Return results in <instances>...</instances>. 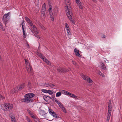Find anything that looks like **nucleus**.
Returning a JSON list of instances; mask_svg holds the SVG:
<instances>
[{
	"label": "nucleus",
	"mask_w": 122,
	"mask_h": 122,
	"mask_svg": "<svg viewBox=\"0 0 122 122\" xmlns=\"http://www.w3.org/2000/svg\"><path fill=\"white\" fill-rule=\"evenodd\" d=\"M30 115L31 116L33 119H36L35 117V116L33 115L32 113H30Z\"/></svg>",
	"instance_id": "obj_42"
},
{
	"label": "nucleus",
	"mask_w": 122,
	"mask_h": 122,
	"mask_svg": "<svg viewBox=\"0 0 122 122\" xmlns=\"http://www.w3.org/2000/svg\"><path fill=\"white\" fill-rule=\"evenodd\" d=\"M67 33L69 35H70L71 34V32L69 29L67 30Z\"/></svg>",
	"instance_id": "obj_45"
},
{
	"label": "nucleus",
	"mask_w": 122,
	"mask_h": 122,
	"mask_svg": "<svg viewBox=\"0 0 122 122\" xmlns=\"http://www.w3.org/2000/svg\"><path fill=\"white\" fill-rule=\"evenodd\" d=\"M48 97L49 98H50V99H50V97H50L49 96Z\"/></svg>",
	"instance_id": "obj_62"
},
{
	"label": "nucleus",
	"mask_w": 122,
	"mask_h": 122,
	"mask_svg": "<svg viewBox=\"0 0 122 122\" xmlns=\"http://www.w3.org/2000/svg\"><path fill=\"white\" fill-rule=\"evenodd\" d=\"M37 54L41 58H42L43 57H44L45 56L37 52Z\"/></svg>",
	"instance_id": "obj_17"
},
{
	"label": "nucleus",
	"mask_w": 122,
	"mask_h": 122,
	"mask_svg": "<svg viewBox=\"0 0 122 122\" xmlns=\"http://www.w3.org/2000/svg\"><path fill=\"white\" fill-rule=\"evenodd\" d=\"M51 97L52 98H53V99L51 97H50V99H51L53 101H54V100H55L57 99L55 97L54 95H52L51 96Z\"/></svg>",
	"instance_id": "obj_28"
},
{
	"label": "nucleus",
	"mask_w": 122,
	"mask_h": 122,
	"mask_svg": "<svg viewBox=\"0 0 122 122\" xmlns=\"http://www.w3.org/2000/svg\"><path fill=\"white\" fill-rule=\"evenodd\" d=\"M35 94L32 93H29L26 94L25 95V97H28L30 98H31L34 97L35 96Z\"/></svg>",
	"instance_id": "obj_10"
},
{
	"label": "nucleus",
	"mask_w": 122,
	"mask_h": 122,
	"mask_svg": "<svg viewBox=\"0 0 122 122\" xmlns=\"http://www.w3.org/2000/svg\"><path fill=\"white\" fill-rule=\"evenodd\" d=\"M12 122H15V121H12Z\"/></svg>",
	"instance_id": "obj_61"
},
{
	"label": "nucleus",
	"mask_w": 122,
	"mask_h": 122,
	"mask_svg": "<svg viewBox=\"0 0 122 122\" xmlns=\"http://www.w3.org/2000/svg\"><path fill=\"white\" fill-rule=\"evenodd\" d=\"M43 98L44 99V100L46 101H47V100L46 99L47 98V96H43Z\"/></svg>",
	"instance_id": "obj_43"
},
{
	"label": "nucleus",
	"mask_w": 122,
	"mask_h": 122,
	"mask_svg": "<svg viewBox=\"0 0 122 122\" xmlns=\"http://www.w3.org/2000/svg\"><path fill=\"white\" fill-rule=\"evenodd\" d=\"M93 1L95 2L96 3L97 2V0H92Z\"/></svg>",
	"instance_id": "obj_57"
},
{
	"label": "nucleus",
	"mask_w": 122,
	"mask_h": 122,
	"mask_svg": "<svg viewBox=\"0 0 122 122\" xmlns=\"http://www.w3.org/2000/svg\"><path fill=\"white\" fill-rule=\"evenodd\" d=\"M61 90V93H62L63 94H66V91L64 90Z\"/></svg>",
	"instance_id": "obj_36"
},
{
	"label": "nucleus",
	"mask_w": 122,
	"mask_h": 122,
	"mask_svg": "<svg viewBox=\"0 0 122 122\" xmlns=\"http://www.w3.org/2000/svg\"><path fill=\"white\" fill-rule=\"evenodd\" d=\"M111 105H108V110L111 109L112 108Z\"/></svg>",
	"instance_id": "obj_49"
},
{
	"label": "nucleus",
	"mask_w": 122,
	"mask_h": 122,
	"mask_svg": "<svg viewBox=\"0 0 122 122\" xmlns=\"http://www.w3.org/2000/svg\"><path fill=\"white\" fill-rule=\"evenodd\" d=\"M62 109L63 111L65 113H66V109L64 107L61 108Z\"/></svg>",
	"instance_id": "obj_39"
},
{
	"label": "nucleus",
	"mask_w": 122,
	"mask_h": 122,
	"mask_svg": "<svg viewBox=\"0 0 122 122\" xmlns=\"http://www.w3.org/2000/svg\"><path fill=\"white\" fill-rule=\"evenodd\" d=\"M47 93H49V94L52 95L53 93V92L50 90H48L47 91Z\"/></svg>",
	"instance_id": "obj_29"
},
{
	"label": "nucleus",
	"mask_w": 122,
	"mask_h": 122,
	"mask_svg": "<svg viewBox=\"0 0 122 122\" xmlns=\"http://www.w3.org/2000/svg\"><path fill=\"white\" fill-rule=\"evenodd\" d=\"M46 85H47L49 86L50 87H54L55 86V85L54 84H53L51 83H48L47 84H46Z\"/></svg>",
	"instance_id": "obj_24"
},
{
	"label": "nucleus",
	"mask_w": 122,
	"mask_h": 122,
	"mask_svg": "<svg viewBox=\"0 0 122 122\" xmlns=\"http://www.w3.org/2000/svg\"><path fill=\"white\" fill-rule=\"evenodd\" d=\"M57 71L60 73H64L68 72L69 70L67 69L64 68H61L60 67L59 68L57 69Z\"/></svg>",
	"instance_id": "obj_7"
},
{
	"label": "nucleus",
	"mask_w": 122,
	"mask_h": 122,
	"mask_svg": "<svg viewBox=\"0 0 122 122\" xmlns=\"http://www.w3.org/2000/svg\"><path fill=\"white\" fill-rule=\"evenodd\" d=\"M39 25L40 26V27L41 28V29H42L43 30H45L46 29L45 27L43 25H41V23H39Z\"/></svg>",
	"instance_id": "obj_33"
},
{
	"label": "nucleus",
	"mask_w": 122,
	"mask_h": 122,
	"mask_svg": "<svg viewBox=\"0 0 122 122\" xmlns=\"http://www.w3.org/2000/svg\"><path fill=\"white\" fill-rule=\"evenodd\" d=\"M0 27L2 29V30L4 31L5 30V28L3 27L2 23H0Z\"/></svg>",
	"instance_id": "obj_26"
},
{
	"label": "nucleus",
	"mask_w": 122,
	"mask_h": 122,
	"mask_svg": "<svg viewBox=\"0 0 122 122\" xmlns=\"http://www.w3.org/2000/svg\"><path fill=\"white\" fill-rule=\"evenodd\" d=\"M25 83H21L19 85L15 87L14 88V92L16 93L19 91L21 90L24 88L25 86Z\"/></svg>",
	"instance_id": "obj_2"
},
{
	"label": "nucleus",
	"mask_w": 122,
	"mask_h": 122,
	"mask_svg": "<svg viewBox=\"0 0 122 122\" xmlns=\"http://www.w3.org/2000/svg\"><path fill=\"white\" fill-rule=\"evenodd\" d=\"M27 112L29 113L30 114V113H32L28 109H27Z\"/></svg>",
	"instance_id": "obj_51"
},
{
	"label": "nucleus",
	"mask_w": 122,
	"mask_h": 122,
	"mask_svg": "<svg viewBox=\"0 0 122 122\" xmlns=\"http://www.w3.org/2000/svg\"><path fill=\"white\" fill-rule=\"evenodd\" d=\"M49 113L51 115L54 112L53 110L51 108H49Z\"/></svg>",
	"instance_id": "obj_20"
},
{
	"label": "nucleus",
	"mask_w": 122,
	"mask_h": 122,
	"mask_svg": "<svg viewBox=\"0 0 122 122\" xmlns=\"http://www.w3.org/2000/svg\"><path fill=\"white\" fill-rule=\"evenodd\" d=\"M69 96L71 97H73L74 98H77V96L71 93H70Z\"/></svg>",
	"instance_id": "obj_22"
},
{
	"label": "nucleus",
	"mask_w": 122,
	"mask_h": 122,
	"mask_svg": "<svg viewBox=\"0 0 122 122\" xmlns=\"http://www.w3.org/2000/svg\"><path fill=\"white\" fill-rule=\"evenodd\" d=\"M37 33H36V34H35H35H34L35 36L36 37H37L38 38H40V36L39 35H37Z\"/></svg>",
	"instance_id": "obj_41"
},
{
	"label": "nucleus",
	"mask_w": 122,
	"mask_h": 122,
	"mask_svg": "<svg viewBox=\"0 0 122 122\" xmlns=\"http://www.w3.org/2000/svg\"><path fill=\"white\" fill-rule=\"evenodd\" d=\"M74 52L75 55L79 57H80L81 56L79 53V50H78L77 48H75L74 50Z\"/></svg>",
	"instance_id": "obj_9"
},
{
	"label": "nucleus",
	"mask_w": 122,
	"mask_h": 122,
	"mask_svg": "<svg viewBox=\"0 0 122 122\" xmlns=\"http://www.w3.org/2000/svg\"><path fill=\"white\" fill-rule=\"evenodd\" d=\"M10 14V12H9L7 14H5L4 15L2 19V20L3 22L6 23L8 22L10 17L9 16V15Z\"/></svg>",
	"instance_id": "obj_4"
},
{
	"label": "nucleus",
	"mask_w": 122,
	"mask_h": 122,
	"mask_svg": "<svg viewBox=\"0 0 122 122\" xmlns=\"http://www.w3.org/2000/svg\"><path fill=\"white\" fill-rule=\"evenodd\" d=\"M45 11H41V15L42 17H43L45 15Z\"/></svg>",
	"instance_id": "obj_30"
},
{
	"label": "nucleus",
	"mask_w": 122,
	"mask_h": 122,
	"mask_svg": "<svg viewBox=\"0 0 122 122\" xmlns=\"http://www.w3.org/2000/svg\"><path fill=\"white\" fill-rule=\"evenodd\" d=\"M72 61L74 64L75 65L76 64V62L75 61Z\"/></svg>",
	"instance_id": "obj_56"
},
{
	"label": "nucleus",
	"mask_w": 122,
	"mask_h": 122,
	"mask_svg": "<svg viewBox=\"0 0 122 122\" xmlns=\"http://www.w3.org/2000/svg\"><path fill=\"white\" fill-rule=\"evenodd\" d=\"M5 99V97L4 96L0 94V100H2L3 101V100Z\"/></svg>",
	"instance_id": "obj_23"
},
{
	"label": "nucleus",
	"mask_w": 122,
	"mask_h": 122,
	"mask_svg": "<svg viewBox=\"0 0 122 122\" xmlns=\"http://www.w3.org/2000/svg\"><path fill=\"white\" fill-rule=\"evenodd\" d=\"M101 66L102 68V69L105 70H107V69L106 68V66L104 63L102 62L101 64Z\"/></svg>",
	"instance_id": "obj_13"
},
{
	"label": "nucleus",
	"mask_w": 122,
	"mask_h": 122,
	"mask_svg": "<svg viewBox=\"0 0 122 122\" xmlns=\"http://www.w3.org/2000/svg\"><path fill=\"white\" fill-rule=\"evenodd\" d=\"M36 122H41L40 121L38 120Z\"/></svg>",
	"instance_id": "obj_60"
},
{
	"label": "nucleus",
	"mask_w": 122,
	"mask_h": 122,
	"mask_svg": "<svg viewBox=\"0 0 122 122\" xmlns=\"http://www.w3.org/2000/svg\"><path fill=\"white\" fill-rule=\"evenodd\" d=\"M109 104L108 105H111V100H110L108 102Z\"/></svg>",
	"instance_id": "obj_52"
},
{
	"label": "nucleus",
	"mask_w": 122,
	"mask_h": 122,
	"mask_svg": "<svg viewBox=\"0 0 122 122\" xmlns=\"http://www.w3.org/2000/svg\"><path fill=\"white\" fill-rule=\"evenodd\" d=\"M82 75L83 76L82 77L86 81H89V79H90V78L88 76L83 75Z\"/></svg>",
	"instance_id": "obj_12"
},
{
	"label": "nucleus",
	"mask_w": 122,
	"mask_h": 122,
	"mask_svg": "<svg viewBox=\"0 0 122 122\" xmlns=\"http://www.w3.org/2000/svg\"><path fill=\"white\" fill-rule=\"evenodd\" d=\"M24 21H23V22H22V23H24Z\"/></svg>",
	"instance_id": "obj_64"
},
{
	"label": "nucleus",
	"mask_w": 122,
	"mask_h": 122,
	"mask_svg": "<svg viewBox=\"0 0 122 122\" xmlns=\"http://www.w3.org/2000/svg\"><path fill=\"white\" fill-rule=\"evenodd\" d=\"M51 115L54 117L56 118H59V117L57 115L56 113L55 112H54Z\"/></svg>",
	"instance_id": "obj_14"
},
{
	"label": "nucleus",
	"mask_w": 122,
	"mask_h": 122,
	"mask_svg": "<svg viewBox=\"0 0 122 122\" xmlns=\"http://www.w3.org/2000/svg\"><path fill=\"white\" fill-rule=\"evenodd\" d=\"M88 81V82H89V83H92V81L90 78V79H89V81Z\"/></svg>",
	"instance_id": "obj_44"
},
{
	"label": "nucleus",
	"mask_w": 122,
	"mask_h": 122,
	"mask_svg": "<svg viewBox=\"0 0 122 122\" xmlns=\"http://www.w3.org/2000/svg\"><path fill=\"white\" fill-rule=\"evenodd\" d=\"M58 105L61 108L64 107L63 104L61 102H59V104Z\"/></svg>",
	"instance_id": "obj_34"
},
{
	"label": "nucleus",
	"mask_w": 122,
	"mask_h": 122,
	"mask_svg": "<svg viewBox=\"0 0 122 122\" xmlns=\"http://www.w3.org/2000/svg\"><path fill=\"white\" fill-rule=\"evenodd\" d=\"M81 3V2L80 3H77L78 5V6H79V8L81 9H83L84 8V7Z\"/></svg>",
	"instance_id": "obj_16"
},
{
	"label": "nucleus",
	"mask_w": 122,
	"mask_h": 122,
	"mask_svg": "<svg viewBox=\"0 0 122 122\" xmlns=\"http://www.w3.org/2000/svg\"><path fill=\"white\" fill-rule=\"evenodd\" d=\"M26 118L28 122L30 121V119L29 118H28L27 116H26Z\"/></svg>",
	"instance_id": "obj_50"
},
{
	"label": "nucleus",
	"mask_w": 122,
	"mask_h": 122,
	"mask_svg": "<svg viewBox=\"0 0 122 122\" xmlns=\"http://www.w3.org/2000/svg\"><path fill=\"white\" fill-rule=\"evenodd\" d=\"M66 4V5L65 6L66 10V14L67 16L69 18L70 21L72 23H74L73 19L71 18V16L72 15L71 11V8L70 5L69 0H65Z\"/></svg>",
	"instance_id": "obj_1"
},
{
	"label": "nucleus",
	"mask_w": 122,
	"mask_h": 122,
	"mask_svg": "<svg viewBox=\"0 0 122 122\" xmlns=\"http://www.w3.org/2000/svg\"><path fill=\"white\" fill-rule=\"evenodd\" d=\"M30 24V25L31 26L32 29V30L31 31L34 34L35 33L36 34V33H38V31L37 30V29L36 28V26L33 24V23H29Z\"/></svg>",
	"instance_id": "obj_6"
},
{
	"label": "nucleus",
	"mask_w": 122,
	"mask_h": 122,
	"mask_svg": "<svg viewBox=\"0 0 122 122\" xmlns=\"http://www.w3.org/2000/svg\"><path fill=\"white\" fill-rule=\"evenodd\" d=\"M24 60H25V63L26 65H28V63H29H29L28 62V61L26 59H25Z\"/></svg>",
	"instance_id": "obj_40"
},
{
	"label": "nucleus",
	"mask_w": 122,
	"mask_h": 122,
	"mask_svg": "<svg viewBox=\"0 0 122 122\" xmlns=\"http://www.w3.org/2000/svg\"><path fill=\"white\" fill-rule=\"evenodd\" d=\"M66 92L65 95L68 96H69L70 93L67 91H66Z\"/></svg>",
	"instance_id": "obj_47"
},
{
	"label": "nucleus",
	"mask_w": 122,
	"mask_h": 122,
	"mask_svg": "<svg viewBox=\"0 0 122 122\" xmlns=\"http://www.w3.org/2000/svg\"><path fill=\"white\" fill-rule=\"evenodd\" d=\"M29 122H32L31 121H30Z\"/></svg>",
	"instance_id": "obj_63"
},
{
	"label": "nucleus",
	"mask_w": 122,
	"mask_h": 122,
	"mask_svg": "<svg viewBox=\"0 0 122 122\" xmlns=\"http://www.w3.org/2000/svg\"><path fill=\"white\" fill-rule=\"evenodd\" d=\"M111 110H108V116L107 117L109 119V118H110V116L111 114Z\"/></svg>",
	"instance_id": "obj_19"
},
{
	"label": "nucleus",
	"mask_w": 122,
	"mask_h": 122,
	"mask_svg": "<svg viewBox=\"0 0 122 122\" xmlns=\"http://www.w3.org/2000/svg\"><path fill=\"white\" fill-rule=\"evenodd\" d=\"M100 1L102 2H103L104 1V0H99Z\"/></svg>",
	"instance_id": "obj_59"
},
{
	"label": "nucleus",
	"mask_w": 122,
	"mask_h": 122,
	"mask_svg": "<svg viewBox=\"0 0 122 122\" xmlns=\"http://www.w3.org/2000/svg\"><path fill=\"white\" fill-rule=\"evenodd\" d=\"M65 26L66 30L69 29V28L67 23H65Z\"/></svg>",
	"instance_id": "obj_27"
},
{
	"label": "nucleus",
	"mask_w": 122,
	"mask_h": 122,
	"mask_svg": "<svg viewBox=\"0 0 122 122\" xmlns=\"http://www.w3.org/2000/svg\"><path fill=\"white\" fill-rule=\"evenodd\" d=\"M61 92H57L56 94V97H58L61 96Z\"/></svg>",
	"instance_id": "obj_25"
},
{
	"label": "nucleus",
	"mask_w": 122,
	"mask_h": 122,
	"mask_svg": "<svg viewBox=\"0 0 122 122\" xmlns=\"http://www.w3.org/2000/svg\"><path fill=\"white\" fill-rule=\"evenodd\" d=\"M28 85L29 86H30L31 85V83L30 82H28Z\"/></svg>",
	"instance_id": "obj_55"
},
{
	"label": "nucleus",
	"mask_w": 122,
	"mask_h": 122,
	"mask_svg": "<svg viewBox=\"0 0 122 122\" xmlns=\"http://www.w3.org/2000/svg\"><path fill=\"white\" fill-rule=\"evenodd\" d=\"M47 90L42 89L41 90V91L44 93H47Z\"/></svg>",
	"instance_id": "obj_31"
},
{
	"label": "nucleus",
	"mask_w": 122,
	"mask_h": 122,
	"mask_svg": "<svg viewBox=\"0 0 122 122\" xmlns=\"http://www.w3.org/2000/svg\"><path fill=\"white\" fill-rule=\"evenodd\" d=\"M49 12L50 15V17L51 20H54L53 15L52 11H49Z\"/></svg>",
	"instance_id": "obj_11"
},
{
	"label": "nucleus",
	"mask_w": 122,
	"mask_h": 122,
	"mask_svg": "<svg viewBox=\"0 0 122 122\" xmlns=\"http://www.w3.org/2000/svg\"><path fill=\"white\" fill-rule=\"evenodd\" d=\"M22 28L23 30V36L24 38L26 37V34L25 33L24 29H25V23H22Z\"/></svg>",
	"instance_id": "obj_8"
},
{
	"label": "nucleus",
	"mask_w": 122,
	"mask_h": 122,
	"mask_svg": "<svg viewBox=\"0 0 122 122\" xmlns=\"http://www.w3.org/2000/svg\"><path fill=\"white\" fill-rule=\"evenodd\" d=\"M106 37L105 36V35H103V36L102 37L104 38Z\"/></svg>",
	"instance_id": "obj_58"
},
{
	"label": "nucleus",
	"mask_w": 122,
	"mask_h": 122,
	"mask_svg": "<svg viewBox=\"0 0 122 122\" xmlns=\"http://www.w3.org/2000/svg\"><path fill=\"white\" fill-rule=\"evenodd\" d=\"M98 74L99 75H100L102 76L103 77L104 76V74L102 73L100 71H99L98 72Z\"/></svg>",
	"instance_id": "obj_32"
},
{
	"label": "nucleus",
	"mask_w": 122,
	"mask_h": 122,
	"mask_svg": "<svg viewBox=\"0 0 122 122\" xmlns=\"http://www.w3.org/2000/svg\"><path fill=\"white\" fill-rule=\"evenodd\" d=\"M29 68H28V69H27V71L28 73H29V72H30L32 71L33 70V69H32V67L30 66L29 65Z\"/></svg>",
	"instance_id": "obj_21"
},
{
	"label": "nucleus",
	"mask_w": 122,
	"mask_h": 122,
	"mask_svg": "<svg viewBox=\"0 0 122 122\" xmlns=\"http://www.w3.org/2000/svg\"><path fill=\"white\" fill-rule=\"evenodd\" d=\"M11 121H15V117H13V116H12L11 117Z\"/></svg>",
	"instance_id": "obj_38"
},
{
	"label": "nucleus",
	"mask_w": 122,
	"mask_h": 122,
	"mask_svg": "<svg viewBox=\"0 0 122 122\" xmlns=\"http://www.w3.org/2000/svg\"><path fill=\"white\" fill-rule=\"evenodd\" d=\"M25 19L27 23H32V21L31 20L27 17H25Z\"/></svg>",
	"instance_id": "obj_18"
},
{
	"label": "nucleus",
	"mask_w": 122,
	"mask_h": 122,
	"mask_svg": "<svg viewBox=\"0 0 122 122\" xmlns=\"http://www.w3.org/2000/svg\"><path fill=\"white\" fill-rule=\"evenodd\" d=\"M25 97V98L21 99V101L27 103L32 102L33 101V100L31 98H29L27 97Z\"/></svg>",
	"instance_id": "obj_5"
},
{
	"label": "nucleus",
	"mask_w": 122,
	"mask_h": 122,
	"mask_svg": "<svg viewBox=\"0 0 122 122\" xmlns=\"http://www.w3.org/2000/svg\"><path fill=\"white\" fill-rule=\"evenodd\" d=\"M42 59L43 60V61L45 62H46L48 60L45 57H43Z\"/></svg>",
	"instance_id": "obj_35"
},
{
	"label": "nucleus",
	"mask_w": 122,
	"mask_h": 122,
	"mask_svg": "<svg viewBox=\"0 0 122 122\" xmlns=\"http://www.w3.org/2000/svg\"><path fill=\"white\" fill-rule=\"evenodd\" d=\"M5 108H3L4 110H10L12 109L13 107V105L9 103H7L6 104L3 105Z\"/></svg>",
	"instance_id": "obj_3"
},
{
	"label": "nucleus",
	"mask_w": 122,
	"mask_h": 122,
	"mask_svg": "<svg viewBox=\"0 0 122 122\" xmlns=\"http://www.w3.org/2000/svg\"><path fill=\"white\" fill-rule=\"evenodd\" d=\"M76 3H80V1L79 0H76Z\"/></svg>",
	"instance_id": "obj_53"
},
{
	"label": "nucleus",
	"mask_w": 122,
	"mask_h": 122,
	"mask_svg": "<svg viewBox=\"0 0 122 122\" xmlns=\"http://www.w3.org/2000/svg\"><path fill=\"white\" fill-rule=\"evenodd\" d=\"M110 118H109V119L108 118V117H107V119L106 122H109V120Z\"/></svg>",
	"instance_id": "obj_54"
},
{
	"label": "nucleus",
	"mask_w": 122,
	"mask_h": 122,
	"mask_svg": "<svg viewBox=\"0 0 122 122\" xmlns=\"http://www.w3.org/2000/svg\"><path fill=\"white\" fill-rule=\"evenodd\" d=\"M46 5L45 3H44L42 7V10L41 11H46Z\"/></svg>",
	"instance_id": "obj_15"
},
{
	"label": "nucleus",
	"mask_w": 122,
	"mask_h": 122,
	"mask_svg": "<svg viewBox=\"0 0 122 122\" xmlns=\"http://www.w3.org/2000/svg\"><path fill=\"white\" fill-rule=\"evenodd\" d=\"M55 102L57 103L58 104H59V102H60L57 99V100H56L55 101Z\"/></svg>",
	"instance_id": "obj_46"
},
{
	"label": "nucleus",
	"mask_w": 122,
	"mask_h": 122,
	"mask_svg": "<svg viewBox=\"0 0 122 122\" xmlns=\"http://www.w3.org/2000/svg\"><path fill=\"white\" fill-rule=\"evenodd\" d=\"M49 11H51V10L52 9V7L51 6V4H49Z\"/></svg>",
	"instance_id": "obj_37"
},
{
	"label": "nucleus",
	"mask_w": 122,
	"mask_h": 122,
	"mask_svg": "<svg viewBox=\"0 0 122 122\" xmlns=\"http://www.w3.org/2000/svg\"><path fill=\"white\" fill-rule=\"evenodd\" d=\"M48 65H50L51 64V63L50 61H49L48 60L46 62Z\"/></svg>",
	"instance_id": "obj_48"
}]
</instances>
